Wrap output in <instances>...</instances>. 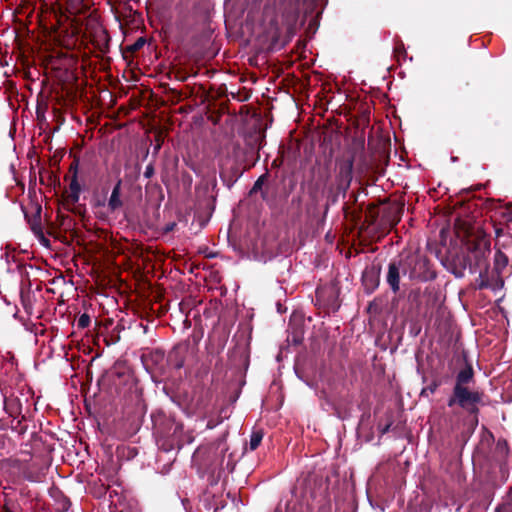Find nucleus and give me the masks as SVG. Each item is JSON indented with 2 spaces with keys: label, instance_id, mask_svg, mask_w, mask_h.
<instances>
[{
  "label": "nucleus",
  "instance_id": "11",
  "mask_svg": "<svg viewBox=\"0 0 512 512\" xmlns=\"http://www.w3.org/2000/svg\"><path fill=\"white\" fill-rule=\"evenodd\" d=\"M401 274L403 275V265L398 257L389 262L386 274V282L394 294L400 291Z\"/></svg>",
  "mask_w": 512,
  "mask_h": 512
},
{
  "label": "nucleus",
  "instance_id": "3",
  "mask_svg": "<svg viewBox=\"0 0 512 512\" xmlns=\"http://www.w3.org/2000/svg\"><path fill=\"white\" fill-rule=\"evenodd\" d=\"M353 165L354 157L345 158L338 163L336 182L329 185L326 189V211L331 205H335L338 202L340 195L343 198L346 196L353 179Z\"/></svg>",
  "mask_w": 512,
  "mask_h": 512
},
{
  "label": "nucleus",
  "instance_id": "6",
  "mask_svg": "<svg viewBox=\"0 0 512 512\" xmlns=\"http://www.w3.org/2000/svg\"><path fill=\"white\" fill-rule=\"evenodd\" d=\"M217 187L215 177L203 178L195 187V201L199 209H203L210 214L215 210Z\"/></svg>",
  "mask_w": 512,
  "mask_h": 512
},
{
  "label": "nucleus",
  "instance_id": "28",
  "mask_svg": "<svg viewBox=\"0 0 512 512\" xmlns=\"http://www.w3.org/2000/svg\"><path fill=\"white\" fill-rule=\"evenodd\" d=\"M162 144H163V140L161 139L160 136H157L156 137V144L154 145L153 152H152V155L154 157H156L158 155V153H159V151H160V149L162 147Z\"/></svg>",
  "mask_w": 512,
  "mask_h": 512
},
{
  "label": "nucleus",
  "instance_id": "9",
  "mask_svg": "<svg viewBox=\"0 0 512 512\" xmlns=\"http://www.w3.org/2000/svg\"><path fill=\"white\" fill-rule=\"evenodd\" d=\"M22 210L32 232L37 237L44 238L43 227L41 223V205L39 203L31 202L27 207L22 206Z\"/></svg>",
  "mask_w": 512,
  "mask_h": 512
},
{
  "label": "nucleus",
  "instance_id": "22",
  "mask_svg": "<svg viewBox=\"0 0 512 512\" xmlns=\"http://www.w3.org/2000/svg\"><path fill=\"white\" fill-rule=\"evenodd\" d=\"M96 42H97V45H98L99 49H100L102 52H106V51L108 50L109 36H108V34L106 33V31H101V32L96 36Z\"/></svg>",
  "mask_w": 512,
  "mask_h": 512
},
{
  "label": "nucleus",
  "instance_id": "29",
  "mask_svg": "<svg viewBox=\"0 0 512 512\" xmlns=\"http://www.w3.org/2000/svg\"><path fill=\"white\" fill-rule=\"evenodd\" d=\"M154 173H155V169H154L153 163L148 164L144 171V177L151 178L154 175Z\"/></svg>",
  "mask_w": 512,
  "mask_h": 512
},
{
  "label": "nucleus",
  "instance_id": "23",
  "mask_svg": "<svg viewBox=\"0 0 512 512\" xmlns=\"http://www.w3.org/2000/svg\"><path fill=\"white\" fill-rule=\"evenodd\" d=\"M440 385H441V381L438 379H434L433 381H431L430 384H428L426 387H424L421 390L420 395L422 397H428L430 394H434Z\"/></svg>",
  "mask_w": 512,
  "mask_h": 512
},
{
  "label": "nucleus",
  "instance_id": "20",
  "mask_svg": "<svg viewBox=\"0 0 512 512\" xmlns=\"http://www.w3.org/2000/svg\"><path fill=\"white\" fill-rule=\"evenodd\" d=\"M70 194L68 196L72 204H76L80 198L81 186L78 182V177H71L69 184Z\"/></svg>",
  "mask_w": 512,
  "mask_h": 512
},
{
  "label": "nucleus",
  "instance_id": "34",
  "mask_svg": "<svg viewBox=\"0 0 512 512\" xmlns=\"http://www.w3.org/2000/svg\"><path fill=\"white\" fill-rule=\"evenodd\" d=\"M350 197H351V198H352V200H353V204L357 203V201H358V194H356V193L352 192V193H351V195H350Z\"/></svg>",
  "mask_w": 512,
  "mask_h": 512
},
{
  "label": "nucleus",
  "instance_id": "1",
  "mask_svg": "<svg viewBox=\"0 0 512 512\" xmlns=\"http://www.w3.org/2000/svg\"><path fill=\"white\" fill-rule=\"evenodd\" d=\"M153 433L162 442V447L168 451L181 448L183 445V425L163 411L153 412L151 415Z\"/></svg>",
  "mask_w": 512,
  "mask_h": 512
},
{
  "label": "nucleus",
  "instance_id": "24",
  "mask_svg": "<svg viewBox=\"0 0 512 512\" xmlns=\"http://www.w3.org/2000/svg\"><path fill=\"white\" fill-rule=\"evenodd\" d=\"M145 43L146 39L144 37H139L133 44L126 46V51L134 54L142 49Z\"/></svg>",
  "mask_w": 512,
  "mask_h": 512
},
{
  "label": "nucleus",
  "instance_id": "38",
  "mask_svg": "<svg viewBox=\"0 0 512 512\" xmlns=\"http://www.w3.org/2000/svg\"><path fill=\"white\" fill-rule=\"evenodd\" d=\"M182 366H183V361H180L179 363L176 364L177 368H181Z\"/></svg>",
  "mask_w": 512,
  "mask_h": 512
},
{
  "label": "nucleus",
  "instance_id": "35",
  "mask_svg": "<svg viewBox=\"0 0 512 512\" xmlns=\"http://www.w3.org/2000/svg\"><path fill=\"white\" fill-rule=\"evenodd\" d=\"M175 225H176L175 223H172V224L168 225V226H167V228H166V231H171V230H173V228H174V226H175Z\"/></svg>",
  "mask_w": 512,
  "mask_h": 512
},
{
  "label": "nucleus",
  "instance_id": "2",
  "mask_svg": "<svg viewBox=\"0 0 512 512\" xmlns=\"http://www.w3.org/2000/svg\"><path fill=\"white\" fill-rule=\"evenodd\" d=\"M399 258L403 265V275H408L410 280L427 282L436 278L437 274L426 255L409 252L406 255H400Z\"/></svg>",
  "mask_w": 512,
  "mask_h": 512
},
{
  "label": "nucleus",
  "instance_id": "17",
  "mask_svg": "<svg viewBox=\"0 0 512 512\" xmlns=\"http://www.w3.org/2000/svg\"><path fill=\"white\" fill-rule=\"evenodd\" d=\"M509 265L508 256L502 252L500 249H497L494 258H493V269H495V273H501L502 275L507 276Z\"/></svg>",
  "mask_w": 512,
  "mask_h": 512
},
{
  "label": "nucleus",
  "instance_id": "21",
  "mask_svg": "<svg viewBox=\"0 0 512 512\" xmlns=\"http://www.w3.org/2000/svg\"><path fill=\"white\" fill-rule=\"evenodd\" d=\"M263 436H264V433L262 430H256V431L252 432V434L250 436V441H249L250 450L254 451L259 447V445L261 444V441L263 439Z\"/></svg>",
  "mask_w": 512,
  "mask_h": 512
},
{
  "label": "nucleus",
  "instance_id": "10",
  "mask_svg": "<svg viewBox=\"0 0 512 512\" xmlns=\"http://www.w3.org/2000/svg\"><path fill=\"white\" fill-rule=\"evenodd\" d=\"M381 264L373 262L362 273V285L367 294L373 293L380 284Z\"/></svg>",
  "mask_w": 512,
  "mask_h": 512
},
{
  "label": "nucleus",
  "instance_id": "36",
  "mask_svg": "<svg viewBox=\"0 0 512 512\" xmlns=\"http://www.w3.org/2000/svg\"><path fill=\"white\" fill-rule=\"evenodd\" d=\"M390 425H386L382 430V434L386 433L389 430Z\"/></svg>",
  "mask_w": 512,
  "mask_h": 512
},
{
  "label": "nucleus",
  "instance_id": "13",
  "mask_svg": "<svg viewBox=\"0 0 512 512\" xmlns=\"http://www.w3.org/2000/svg\"><path fill=\"white\" fill-rule=\"evenodd\" d=\"M320 0H304L303 1V17L305 21H309V27L318 26V18L322 14L319 9Z\"/></svg>",
  "mask_w": 512,
  "mask_h": 512
},
{
  "label": "nucleus",
  "instance_id": "32",
  "mask_svg": "<svg viewBox=\"0 0 512 512\" xmlns=\"http://www.w3.org/2000/svg\"><path fill=\"white\" fill-rule=\"evenodd\" d=\"M0 429L1 430H4V426L0 424ZM4 442H5V435L4 434H0V445H4Z\"/></svg>",
  "mask_w": 512,
  "mask_h": 512
},
{
  "label": "nucleus",
  "instance_id": "7",
  "mask_svg": "<svg viewBox=\"0 0 512 512\" xmlns=\"http://www.w3.org/2000/svg\"><path fill=\"white\" fill-rule=\"evenodd\" d=\"M490 254V243L486 240L475 241L468 246L466 254L471 262V273L484 269L488 266V256Z\"/></svg>",
  "mask_w": 512,
  "mask_h": 512
},
{
  "label": "nucleus",
  "instance_id": "31",
  "mask_svg": "<svg viewBox=\"0 0 512 512\" xmlns=\"http://www.w3.org/2000/svg\"><path fill=\"white\" fill-rule=\"evenodd\" d=\"M396 53H402V52H405V49H404V45L403 43H400L398 46L395 47V50H394Z\"/></svg>",
  "mask_w": 512,
  "mask_h": 512
},
{
  "label": "nucleus",
  "instance_id": "14",
  "mask_svg": "<svg viewBox=\"0 0 512 512\" xmlns=\"http://www.w3.org/2000/svg\"><path fill=\"white\" fill-rule=\"evenodd\" d=\"M447 268L456 278H462L466 269L471 272V262L466 254L456 255L451 259Z\"/></svg>",
  "mask_w": 512,
  "mask_h": 512
},
{
  "label": "nucleus",
  "instance_id": "26",
  "mask_svg": "<svg viewBox=\"0 0 512 512\" xmlns=\"http://www.w3.org/2000/svg\"><path fill=\"white\" fill-rule=\"evenodd\" d=\"M79 158L75 157L69 167L71 177H78Z\"/></svg>",
  "mask_w": 512,
  "mask_h": 512
},
{
  "label": "nucleus",
  "instance_id": "25",
  "mask_svg": "<svg viewBox=\"0 0 512 512\" xmlns=\"http://www.w3.org/2000/svg\"><path fill=\"white\" fill-rule=\"evenodd\" d=\"M91 319L87 313H83L80 315L77 321V327L79 329H85L90 325Z\"/></svg>",
  "mask_w": 512,
  "mask_h": 512
},
{
  "label": "nucleus",
  "instance_id": "30",
  "mask_svg": "<svg viewBox=\"0 0 512 512\" xmlns=\"http://www.w3.org/2000/svg\"><path fill=\"white\" fill-rule=\"evenodd\" d=\"M319 512H331V505L325 504L320 507Z\"/></svg>",
  "mask_w": 512,
  "mask_h": 512
},
{
  "label": "nucleus",
  "instance_id": "8",
  "mask_svg": "<svg viewBox=\"0 0 512 512\" xmlns=\"http://www.w3.org/2000/svg\"><path fill=\"white\" fill-rule=\"evenodd\" d=\"M505 275L495 273V269L490 268L489 265L479 271V276L476 279V288L479 290L489 289L493 292H498L504 287Z\"/></svg>",
  "mask_w": 512,
  "mask_h": 512
},
{
  "label": "nucleus",
  "instance_id": "27",
  "mask_svg": "<svg viewBox=\"0 0 512 512\" xmlns=\"http://www.w3.org/2000/svg\"><path fill=\"white\" fill-rule=\"evenodd\" d=\"M172 73L174 74V78L178 81L185 82L188 79V74L180 69Z\"/></svg>",
  "mask_w": 512,
  "mask_h": 512
},
{
  "label": "nucleus",
  "instance_id": "19",
  "mask_svg": "<svg viewBox=\"0 0 512 512\" xmlns=\"http://www.w3.org/2000/svg\"><path fill=\"white\" fill-rule=\"evenodd\" d=\"M269 178V171L266 170L264 174H262L253 184L249 194L253 195L258 192H261V198L263 200L267 199V192L263 190V185L268 181Z\"/></svg>",
  "mask_w": 512,
  "mask_h": 512
},
{
  "label": "nucleus",
  "instance_id": "37",
  "mask_svg": "<svg viewBox=\"0 0 512 512\" xmlns=\"http://www.w3.org/2000/svg\"><path fill=\"white\" fill-rule=\"evenodd\" d=\"M375 208H376V205H374V204H370L369 205V210L370 211L374 210Z\"/></svg>",
  "mask_w": 512,
  "mask_h": 512
},
{
  "label": "nucleus",
  "instance_id": "33",
  "mask_svg": "<svg viewBox=\"0 0 512 512\" xmlns=\"http://www.w3.org/2000/svg\"><path fill=\"white\" fill-rule=\"evenodd\" d=\"M324 291L321 289H316V297L318 300H320L323 296Z\"/></svg>",
  "mask_w": 512,
  "mask_h": 512
},
{
  "label": "nucleus",
  "instance_id": "12",
  "mask_svg": "<svg viewBox=\"0 0 512 512\" xmlns=\"http://www.w3.org/2000/svg\"><path fill=\"white\" fill-rule=\"evenodd\" d=\"M228 450L226 443L223 438L218 439L211 446L204 449L205 453H207L208 458L213 456L211 460L210 467L214 470L218 466H222L224 461L225 452ZM203 449L198 450V454H201Z\"/></svg>",
  "mask_w": 512,
  "mask_h": 512
},
{
  "label": "nucleus",
  "instance_id": "18",
  "mask_svg": "<svg viewBox=\"0 0 512 512\" xmlns=\"http://www.w3.org/2000/svg\"><path fill=\"white\" fill-rule=\"evenodd\" d=\"M121 186H122V180L119 179L112 189L110 198L108 200V208L111 212L118 210L123 205V202L120 198Z\"/></svg>",
  "mask_w": 512,
  "mask_h": 512
},
{
  "label": "nucleus",
  "instance_id": "4",
  "mask_svg": "<svg viewBox=\"0 0 512 512\" xmlns=\"http://www.w3.org/2000/svg\"><path fill=\"white\" fill-rule=\"evenodd\" d=\"M483 397V392L470 390L469 387L453 388L447 405L449 407L455 405L459 406L474 417L475 424L477 425L479 414L478 404H483Z\"/></svg>",
  "mask_w": 512,
  "mask_h": 512
},
{
  "label": "nucleus",
  "instance_id": "15",
  "mask_svg": "<svg viewBox=\"0 0 512 512\" xmlns=\"http://www.w3.org/2000/svg\"><path fill=\"white\" fill-rule=\"evenodd\" d=\"M402 212H403V206H399L397 204L390 205L384 211V214H383L384 223L389 225L391 228L395 227L401 220Z\"/></svg>",
  "mask_w": 512,
  "mask_h": 512
},
{
  "label": "nucleus",
  "instance_id": "16",
  "mask_svg": "<svg viewBox=\"0 0 512 512\" xmlns=\"http://www.w3.org/2000/svg\"><path fill=\"white\" fill-rule=\"evenodd\" d=\"M474 379V370L470 363H467L466 366L461 369L455 379V384L453 388H464L468 387L469 383Z\"/></svg>",
  "mask_w": 512,
  "mask_h": 512
},
{
  "label": "nucleus",
  "instance_id": "5",
  "mask_svg": "<svg viewBox=\"0 0 512 512\" xmlns=\"http://www.w3.org/2000/svg\"><path fill=\"white\" fill-rule=\"evenodd\" d=\"M264 142V135L254 131L249 132L244 137V147L240 148L239 145L235 146V150H239L242 152V155L236 154V158H238L243 164L244 168L250 169L255 166L256 163L260 159L259 151Z\"/></svg>",
  "mask_w": 512,
  "mask_h": 512
},
{
  "label": "nucleus",
  "instance_id": "39",
  "mask_svg": "<svg viewBox=\"0 0 512 512\" xmlns=\"http://www.w3.org/2000/svg\"><path fill=\"white\" fill-rule=\"evenodd\" d=\"M156 354H157L158 356H160V357H163V353H162V352H158V351H157V352H156Z\"/></svg>",
  "mask_w": 512,
  "mask_h": 512
}]
</instances>
